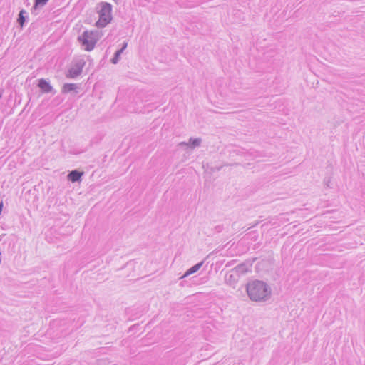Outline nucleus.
<instances>
[{
  "instance_id": "1",
  "label": "nucleus",
  "mask_w": 365,
  "mask_h": 365,
  "mask_svg": "<svg viewBox=\"0 0 365 365\" xmlns=\"http://www.w3.org/2000/svg\"><path fill=\"white\" fill-rule=\"evenodd\" d=\"M246 291L250 299L253 302H265L272 294L269 286L261 280H252L246 285Z\"/></svg>"
},
{
  "instance_id": "2",
  "label": "nucleus",
  "mask_w": 365,
  "mask_h": 365,
  "mask_svg": "<svg viewBox=\"0 0 365 365\" xmlns=\"http://www.w3.org/2000/svg\"><path fill=\"white\" fill-rule=\"evenodd\" d=\"M101 9L98 11L99 19L96 23L98 28H103L107 26L112 20V5L108 2H101L99 4Z\"/></svg>"
},
{
  "instance_id": "3",
  "label": "nucleus",
  "mask_w": 365,
  "mask_h": 365,
  "mask_svg": "<svg viewBox=\"0 0 365 365\" xmlns=\"http://www.w3.org/2000/svg\"><path fill=\"white\" fill-rule=\"evenodd\" d=\"M78 41L85 46L86 51H91L98 41V34L96 31L86 30L78 37Z\"/></svg>"
},
{
  "instance_id": "4",
  "label": "nucleus",
  "mask_w": 365,
  "mask_h": 365,
  "mask_svg": "<svg viewBox=\"0 0 365 365\" xmlns=\"http://www.w3.org/2000/svg\"><path fill=\"white\" fill-rule=\"evenodd\" d=\"M85 63L83 60L77 61L72 68L68 70L66 77L74 78L78 76L82 73Z\"/></svg>"
},
{
  "instance_id": "5",
  "label": "nucleus",
  "mask_w": 365,
  "mask_h": 365,
  "mask_svg": "<svg viewBox=\"0 0 365 365\" xmlns=\"http://www.w3.org/2000/svg\"><path fill=\"white\" fill-rule=\"evenodd\" d=\"M38 86L43 93H48L53 91L52 86L44 78H41L38 80Z\"/></svg>"
},
{
  "instance_id": "6",
  "label": "nucleus",
  "mask_w": 365,
  "mask_h": 365,
  "mask_svg": "<svg viewBox=\"0 0 365 365\" xmlns=\"http://www.w3.org/2000/svg\"><path fill=\"white\" fill-rule=\"evenodd\" d=\"M83 175V172H81L78 170H73L68 173V179L72 182H80Z\"/></svg>"
},
{
  "instance_id": "7",
  "label": "nucleus",
  "mask_w": 365,
  "mask_h": 365,
  "mask_svg": "<svg viewBox=\"0 0 365 365\" xmlns=\"http://www.w3.org/2000/svg\"><path fill=\"white\" fill-rule=\"evenodd\" d=\"M203 264H204V261H202V262L195 264L194 266L190 267L189 269H187V272L184 274V275L181 278H185L192 274L195 273L197 271H198L201 268V267L203 265Z\"/></svg>"
},
{
  "instance_id": "8",
  "label": "nucleus",
  "mask_w": 365,
  "mask_h": 365,
  "mask_svg": "<svg viewBox=\"0 0 365 365\" xmlns=\"http://www.w3.org/2000/svg\"><path fill=\"white\" fill-rule=\"evenodd\" d=\"M27 18L28 16L26 15V11L24 9H21L17 19V22L21 28L24 26Z\"/></svg>"
},
{
  "instance_id": "9",
  "label": "nucleus",
  "mask_w": 365,
  "mask_h": 365,
  "mask_svg": "<svg viewBox=\"0 0 365 365\" xmlns=\"http://www.w3.org/2000/svg\"><path fill=\"white\" fill-rule=\"evenodd\" d=\"M78 88L77 85L75 83H65L62 87V93H68L70 91H76Z\"/></svg>"
},
{
  "instance_id": "10",
  "label": "nucleus",
  "mask_w": 365,
  "mask_h": 365,
  "mask_svg": "<svg viewBox=\"0 0 365 365\" xmlns=\"http://www.w3.org/2000/svg\"><path fill=\"white\" fill-rule=\"evenodd\" d=\"M202 143V139L200 138H190L189 139V147L191 148H195L196 147H199Z\"/></svg>"
},
{
  "instance_id": "11",
  "label": "nucleus",
  "mask_w": 365,
  "mask_h": 365,
  "mask_svg": "<svg viewBox=\"0 0 365 365\" xmlns=\"http://www.w3.org/2000/svg\"><path fill=\"white\" fill-rule=\"evenodd\" d=\"M123 53L122 49L118 50L115 54L113 58L110 60L111 63L113 64H116L118 63V61L120 59V55Z\"/></svg>"
},
{
  "instance_id": "12",
  "label": "nucleus",
  "mask_w": 365,
  "mask_h": 365,
  "mask_svg": "<svg viewBox=\"0 0 365 365\" xmlns=\"http://www.w3.org/2000/svg\"><path fill=\"white\" fill-rule=\"evenodd\" d=\"M49 0H34V4L32 9H37L39 7L45 6Z\"/></svg>"
},
{
  "instance_id": "13",
  "label": "nucleus",
  "mask_w": 365,
  "mask_h": 365,
  "mask_svg": "<svg viewBox=\"0 0 365 365\" xmlns=\"http://www.w3.org/2000/svg\"><path fill=\"white\" fill-rule=\"evenodd\" d=\"M236 272L239 274H245L247 272V267L245 264H240L237 265L235 269Z\"/></svg>"
},
{
  "instance_id": "14",
  "label": "nucleus",
  "mask_w": 365,
  "mask_h": 365,
  "mask_svg": "<svg viewBox=\"0 0 365 365\" xmlns=\"http://www.w3.org/2000/svg\"><path fill=\"white\" fill-rule=\"evenodd\" d=\"M127 45H128L127 42H124V43H123V46H122V48H121L120 49H122V50H123V51H124V50H125V49L126 48V47H127Z\"/></svg>"
},
{
  "instance_id": "15",
  "label": "nucleus",
  "mask_w": 365,
  "mask_h": 365,
  "mask_svg": "<svg viewBox=\"0 0 365 365\" xmlns=\"http://www.w3.org/2000/svg\"><path fill=\"white\" fill-rule=\"evenodd\" d=\"M179 145H180V146H185V145L189 146V143L182 142V143H180L179 144Z\"/></svg>"
},
{
  "instance_id": "16",
  "label": "nucleus",
  "mask_w": 365,
  "mask_h": 365,
  "mask_svg": "<svg viewBox=\"0 0 365 365\" xmlns=\"http://www.w3.org/2000/svg\"><path fill=\"white\" fill-rule=\"evenodd\" d=\"M330 182V179H328L327 181H326V185L328 187L329 186V183Z\"/></svg>"
},
{
  "instance_id": "17",
  "label": "nucleus",
  "mask_w": 365,
  "mask_h": 365,
  "mask_svg": "<svg viewBox=\"0 0 365 365\" xmlns=\"http://www.w3.org/2000/svg\"><path fill=\"white\" fill-rule=\"evenodd\" d=\"M232 277H233V276H232V274H230V275L229 276V278H232Z\"/></svg>"
},
{
  "instance_id": "18",
  "label": "nucleus",
  "mask_w": 365,
  "mask_h": 365,
  "mask_svg": "<svg viewBox=\"0 0 365 365\" xmlns=\"http://www.w3.org/2000/svg\"><path fill=\"white\" fill-rule=\"evenodd\" d=\"M1 98V93H0V98Z\"/></svg>"
}]
</instances>
